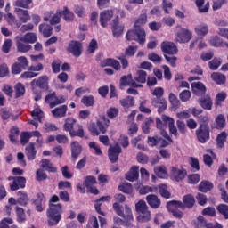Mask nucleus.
<instances>
[{
  "instance_id": "obj_1",
  "label": "nucleus",
  "mask_w": 228,
  "mask_h": 228,
  "mask_svg": "<svg viewBox=\"0 0 228 228\" xmlns=\"http://www.w3.org/2000/svg\"><path fill=\"white\" fill-rule=\"evenodd\" d=\"M148 22V14L146 12L141 13L136 19L134 29H130L126 34L127 41H136L139 45H143L146 43V31L142 26L146 25Z\"/></svg>"
},
{
  "instance_id": "obj_2",
  "label": "nucleus",
  "mask_w": 228,
  "mask_h": 228,
  "mask_svg": "<svg viewBox=\"0 0 228 228\" xmlns=\"http://www.w3.org/2000/svg\"><path fill=\"white\" fill-rule=\"evenodd\" d=\"M60 201V198L57 195L51 197L49 200V208L46 211L47 223L50 227L58 225L62 218V205L53 204Z\"/></svg>"
},
{
  "instance_id": "obj_3",
  "label": "nucleus",
  "mask_w": 228,
  "mask_h": 228,
  "mask_svg": "<svg viewBox=\"0 0 228 228\" xmlns=\"http://www.w3.org/2000/svg\"><path fill=\"white\" fill-rule=\"evenodd\" d=\"M169 128V134H173L175 138H179V132L177 126L175 125L174 118H170V116H166L163 114L160 118H156V127L161 132L165 131L167 128Z\"/></svg>"
},
{
  "instance_id": "obj_4",
  "label": "nucleus",
  "mask_w": 228,
  "mask_h": 228,
  "mask_svg": "<svg viewBox=\"0 0 228 228\" xmlns=\"http://www.w3.org/2000/svg\"><path fill=\"white\" fill-rule=\"evenodd\" d=\"M75 126H77V130L74 129ZM62 128L63 131L69 134L70 137H85V130L83 125H77V119H74V118H66Z\"/></svg>"
},
{
  "instance_id": "obj_5",
  "label": "nucleus",
  "mask_w": 228,
  "mask_h": 228,
  "mask_svg": "<svg viewBox=\"0 0 228 228\" xmlns=\"http://www.w3.org/2000/svg\"><path fill=\"white\" fill-rule=\"evenodd\" d=\"M110 121L105 116H102L96 123H90L88 130L94 136H99L101 134H105L110 127Z\"/></svg>"
},
{
  "instance_id": "obj_6",
  "label": "nucleus",
  "mask_w": 228,
  "mask_h": 228,
  "mask_svg": "<svg viewBox=\"0 0 228 228\" xmlns=\"http://www.w3.org/2000/svg\"><path fill=\"white\" fill-rule=\"evenodd\" d=\"M116 14V17L112 20L111 29L113 36L119 37L124 33L125 29V26L119 25V17L121 19L126 18V12L122 9H117Z\"/></svg>"
},
{
  "instance_id": "obj_7",
  "label": "nucleus",
  "mask_w": 228,
  "mask_h": 228,
  "mask_svg": "<svg viewBox=\"0 0 228 228\" xmlns=\"http://www.w3.org/2000/svg\"><path fill=\"white\" fill-rule=\"evenodd\" d=\"M135 209L140 215L137 216V221L140 223H147L151 219V213L149 211V207L144 200H140L135 204Z\"/></svg>"
},
{
  "instance_id": "obj_8",
  "label": "nucleus",
  "mask_w": 228,
  "mask_h": 228,
  "mask_svg": "<svg viewBox=\"0 0 228 228\" xmlns=\"http://www.w3.org/2000/svg\"><path fill=\"white\" fill-rule=\"evenodd\" d=\"M196 138L198 142L204 144L211 139V128L209 126H199L196 130Z\"/></svg>"
},
{
  "instance_id": "obj_9",
  "label": "nucleus",
  "mask_w": 228,
  "mask_h": 228,
  "mask_svg": "<svg viewBox=\"0 0 228 228\" xmlns=\"http://www.w3.org/2000/svg\"><path fill=\"white\" fill-rule=\"evenodd\" d=\"M130 86L132 88H141L142 87V84H137L135 80L133 78L132 73L129 75H123L119 80V88L124 90L125 87Z\"/></svg>"
},
{
  "instance_id": "obj_10",
  "label": "nucleus",
  "mask_w": 228,
  "mask_h": 228,
  "mask_svg": "<svg viewBox=\"0 0 228 228\" xmlns=\"http://www.w3.org/2000/svg\"><path fill=\"white\" fill-rule=\"evenodd\" d=\"M67 52L78 58L83 53V44L78 40H71L67 46Z\"/></svg>"
},
{
  "instance_id": "obj_11",
  "label": "nucleus",
  "mask_w": 228,
  "mask_h": 228,
  "mask_svg": "<svg viewBox=\"0 0 228 228\" xmlns=\"http://www.w3.org/2000/svg\"><path fill=\"white\" fill-rule=\"evenodd\" d=\"M161 51L168 55H175L178 53L179 49L175 43L171 41H163L161 43Z\"/></svg>"
},
{
  "instance_id": "obj_12",
  "label": "nucleus",
  "mask_w": 228,
  "mask_h": 228,
  "mask_svg": "<svg viewBox=\"0 0 228 228\" xmlns=\"http://www.w3.org/2000/svg\"><path fill=\"white\" fill-rule=\"evenodd\" d=\"M151 105L158 108L159 114L164 113L168 106V102L164 96L159 98H151Z\"/></svg>"
},
{
  "instance_id": "obj_13",
  "label": "nucleus",
  "mask_w": 228,
  "mask_h": 228,
  "mask_svg": "<svg viewBox=\"0 0 228 228\" xmlns=\"http://www.w3.org/2000/svg\"><path fill=\"white\" fill-rule=\"evenodd\" d=\"M176 40L179 43H189L192 39V32L187 28H181L176 33Z\"/></svg>"
},
{
  "instance_id": "obj_14",
  "label": "nucleus",
  "mask_w": 228,
  "mask_h": 228,
  "mask_svg": "<svg viewBox=\"0 0 228 228\" xmlns=\"http://www.w3.org/2000/svg\"><path fill=\"white\" fill-rule=\"evenodd\" d=\"M122 153L121 147L117 144L114 147H110L108 150V157L110 161V163L115 164L119 159V155Z\"/></svg>"
},
{
  "instance_id": "obj_15",
  "label": "nucleus",
  "mask_w": 228,
  "mask_h": 228,
  "mask_svg": "<svg viewBox=\"0 0 228 228\" xmlns=\"http://www.w3.org/2000/svg\"><path fill=\"white\" fill-rule=\"evenodd\" d=\"M114 16V12L113 10L110 9H107V10H103L101 13H100V24L102 28H107L108 26V22H110L111 20V19Z\"/></svg>"
},
{
  "instance_id": "obj_16",
  "label": "nucleus",
  "mask_w": 228,
  "mask_h": 228,
  "mask_svg": "<svg viewBox=\"0 0 228 228\" xmlns=\"http://www.w3.org/2000/svg\"><path fill=\"white\" fill-rule=\"evenodd\" d=\"M27 183V179L22 176H18L13 182L9 183L10 190L12 191H16L20 189H25Z\"/></svg>"
},
{
  "instance_id": "obj_17",
  "label": "nucleus",
  "mask_w": 228,
  "mask_h": 228,
  "mask_svg": "<svg viewBox=\"0 0 228 228\" xmlns=\"http://www.w3.org/2000/svg\"><path fill=\"white\" fill-rule=\"evenodd\" d=\"M100 66L102 68L112 67L116 71L121 69L120 62L114 58H106L100 61Z\"/></svg>"
},
{
  "instance_id": "obj_18",
  "label": "nucleus",
  "mask_w": 228,
  "mask_h": 228,
  "mask_svg": "<svg viewBox=\"0 0 228 228\" xmlns=\"http://www.w3.org/2000/svg\"><path fill=\"white\" fill-rule=\"evenodd\" d=\"M188 172L186 169H179L177 167H173L171 168V177L176 182H181L186 178Z\"/></svg>"
},
{
  "instance_id": "obj_19",
  "label": "nucleus",
  "mask_w": 228,
  "mask_h": 228,
  "mask_svg": "<svg viewBox=\"0 0 228 228\" xmlns=\"http://www.w3.org/2000/svg\"><path fill=\"white\" fill-rule=\"evenodd\" d=\"M35 84L41 90H48L49 77H47V75H43V77H39V78H37V80H32V82H30L31 86H34Z\"/></svg>"
},
{
  "instance_id": "obj_20",
  "label": "nucleus",
  "mask_w": 228,
  "mask_h": 228,
  "mask_svg": "<svg viewBox=\"0 0 228 228\" xmlns=\"http://www.w3.org/2000/svg\"><path fill=\"white\" fill-rule=\"evenodd\" d=\"M139 167L133 166L130 170L125 175V179L129 182H135L138 181L140 173H139Z\"/></svg>"
},
{
  "instance_id": "obj_21",
  "label": "nucleus",
  "mask_w": 228,
  "mask_h": 228,
  "mask_svg": "<svg viewBox=\"0 0 228 228\" xmlns=\"http://www.w3.org/2000/svg\"><path fill=\"white\" fill-rule=\"evenodd\" d=\"M191 91L194 94L198 96L206 95V86L202 82H192L191 84Z\"/></svg>"
},
{
  "instance_id": "obj_22",
  "label": "nucleus",
  "mask_w": 228,
  "mask_h": 228,
  "mask_svg": "<svg viewBox=\"0 0 228 228\" xmlns=\"http://www.w3.org/2000/svg\"><path fill=\"white\" fill-rule=\"evenodd\" d=\"M146 201L148 205L153 208V209H158L161 207V200L154 194H150L146 197Z\"/></svg>"
},
{
  "instance_id": "obj_23",
  "label": "nucleus",
  "mask_w": 228,
  "mask_h": 228,
  "mask_svg": "<svg viewBox=\"0 0 228 228\" xmlns=\"http://www.w3.org/2000/svg\"><path fill=\"white\" fill-rule=\"evenodd\" d=\"M161 135L166 139H163L161 137H159L158 146L160 148H167L170 144L174 142L173 139L170 137L169 134L166 132V130H163L161 132Z\"/></svg>"
},
{
  "instance_id": "obj_24",
  "label": "nucleus",
  "mask_w": 228,
  "mask_h": 228,
  "mask_svg": "<svg viewBox=\"0 0 228 228\" xmlns=\"http://www.w3.org/2000/svg\"><path fill=\"white\" fill-rule=\"evenodd\" d=\"M15 12H16L17 16L19 18V20L21 23H27L29 20H31V16L29 14L28 10H25V9H22V8H15Z\"/></svg>"
},
{
  "instance_id": "obj_25",
  "label": "nucleus",
  "mask_w": 228,
  "mask_h": 228,
  "mask_svg": "<svg viewBox=\"0 0 228 228\" xmlns=\"http://www.w3.org/2000/svg\"><path fill=\"white\" fill-rule=\"evenodd\" d=\"M45 202H46V198L45 194L42 192L37 193V199L33 200V204L36 207V210L37 212H43L44 211L43 204Z\"/></svg>"
},
{
  "instance_id": "obj_26",
  "label": "nucleus",
  "mask_w": 228,
  "mask_h": 228,
  "mask_svg": "<svg viewBox=\"0 0 228 228\" xmlns=\"http://www.w3.org/2000/svg\"><path fill=\"white\" fill-rule=\"evenodd\" d=\"M71 150V158L74 159H77L79 156L82 154L83 147L80 145L78 142H73L70 143Z\"/></svg>"
},
{
  "instance_id": "obj_27",
  "label": "nucleus",
  "mask_w": 228,
  "mask_h": 228,
  "mask_svg": "<svg viewBox=\"0 0 228 228\" xmlns=\"http://www.w3.org/2000/svg\"><path fill=\"white\" fill-rule=\"evenodd\" d=\"M68 105H61L52 110L53 117L56 118H62L67 116Z\"/></svg>"
},
{
  "instance_id": "obj_28",
  "label": "nucleus",
  "mask_w": 228,
  "mask_h": 228,
  "mask_svg": "<svg viewBox=\"0 0 228 228\" xmlns=\"http://www.w3.org/2000/svg\"><path fill=\"white\" fill-rule=\"evenodd\" d=\"M38 30L45 38H48L53 35V28L50 24L41 23L38 26Z\"/></svg>"
},
{
  "instance_id": "obj_29",
  "label": "nucleus",
  "mask_w": 228,
  "mask_h": 228,
  "mask_svg": "<svg viewBox=\"0 0 228 228\" xmlns=\"http://www.w3.org/2000/svg\"><path fill=\"white\" fill-rule=\"evenodd\" d=\"M58 14L63 17V20L67 22L73 21L75 19L74 12H70L68 6H64L63 10H58Z\"/></svg>"
},
{
  "instance_id": "obj_30",
  "label": "nucleus",
  "mask_w": 228,
  "mask_h": 228,
  "mask_svg": "<svg viewBox=\"0 0 228 228\" xmlns=\"http://www.w3.org/2000/svg\"><path fill=\"white\" fill-rule=\"evenodd\" d=\"M37 151L36 150L35 143H28V145L25 149V154L27 159L29 161L35 160L37 158Z\"/></svg>"
},
{
  "instance_id": "obj_31",
  "label": "nucleus",
  "mask_w": 228,
  "mask_h": 228,
  "mask_svg": "<svg viewBox=\"0 0 228 228\" xmlns=\"http://www.w3.org/2000/svg\"><path fill=\"white\" fill-rule=\"evenodd\" d=\"M110 200H111L110 196H103V197H101L99 200H96L94 203L95 211L102 216H105V213L102 211V202H109Z\"/></svg>"
},
{
  "instance_id": "obj_32",
  "label": "nucleus",
  "mask_w": 228,
  "mask_h": 228,
  "mask_svg": "<svg viewBox=\"0 0 228 228\" xmlns=\"http://www.w3.org/2000/svg\"><path fill=\"white\" fill-rule=\"evenodd\" d=\"M41 167L45 169V171L55 174L58 172V168L54 167V165L46 159H43L41 160Z\"/></svg>"
},
{
  "instance_id": "obj_33",
  "label": "nucleus",
  "mask_w": 228,
  "mask_h": 228,
  "mask_svg": "<svg viewBox=\"0 0 228 228\" xmlns=\"http://www.w3.org/2000/svg\"><path fill=\"white\" fill-rule=\"evenodd\" d=\"M15 41H16V48L17 51L19 53H28L32 49V45H26L24 44L23 40H20V37H15Z\"/></svg>"
},
{
  "instance_id": "obj_34",
  "label": "nucleus",
  "mask_w": 228,
  "mask_h": 228,
  "mask_svg": "<svg viewBox=\"0 0 228 228\" xmlns=\"http://www.w3.org/2000/svg\"><path fill=\"white\" fill-rule=\"evenodd\" d=\"M200 106L207 110L213 109V102H211V96L201 97L198 100Z\"/></svg>"
},
{
  "instance_id": "obj_35",
  "label": "nucleus",
  "mask_w": 228,
  "mask_h": 228,
  "mask_svg": "<svg viewBox=\"0 0 228 228\" xmlns=\"http://www.w3.org/2000/svg\"><path fill=\"white\" fill-rule=\"evenodd\" d=\"M20 37V41H23L25 44H35L37 40V37L33 32H28L24 36H17Z\"/></svg>"
},
{
  "instance_id": "obj_36",
  "label": "nucleus",
  "mask_w": 228,
  "mask_h": 228,
  "mask_svg": "<svg viewBox=\"0 0 228 228\" xmlns=\"http://www.w3.org/2000/svg\"><path fill=\"white\" fill-rule=\"evenodd\" d=\"M29 199L27 192L18 191L17 192V203L22 207H26L28 204Z\"/></svg>"
},
{
  "instance_id": "obj_37",
  "label": "nucleus",
  "mask_w": 228,
  "mask_h": 228,
  "mask_svg": "<svg viewBox=\"0 0 228 228\" xmlns=\"http://www.w3.org/2000/svg\"><path fill=\"white\" fill-rule=\"evenodd\" d=\"M122 217L126 222V225L130 226L132 221L134 220V216H133L132 209L128 205L125 206V214H124V216Z\"/></svg>"
},
{
  "instance_id": "obj_38",
  "label": "nucleus",
  "mask_w": 228,
  "mask_h": 228,
  "mask_svg": "<svg viewBox=\"0 0 228 228\" xmlns=\"http://www.w3.org/2000/svg\"><path fill=\"white\" fill-rule=\"evenodd\" d=\"M195 3L200 13L209 12V2H207L206 4H204L205 0H196Z\"/></svg>"
},
{
  "instance_id": "obj_39",
  "label": "nucleus",
  "mask_w": 228,
  "mask_h": 228,
  "mask_svg": "<svg viewBox=\"0 0 228 228\" xmlns=\"http://www.w3.org/2000/svg\"><path fill=\"white\" fill-rule=\"evenodd\" d=\"M208 24L206 23H200L195 28V33L199 37H206V35H208Z\"/></svg>"
},
{
  "instance_id": "obj_40",
  "label": "nucleus",
  "mask_w": 228,
  "mask_h": 228,
  "mask_svg": "<svg viewBox=\"0 0 228 228\" xmlns=\"http://www.w3.org/2000/svg\"><path fill=\"white\" fill-rule=\"evenodd\" d=\"M211 78L216 85H225L227 81L225 75H222V73H212Z\"/></svg>"
},
{
  "instance_id": "obj_41",
  "label": "nucleus",
  "mask_w": 228,
  "mask_h": 228,
  "mask_svg": "<svg viewBox=\"0 0 228 228\" xmlns=\"http://www.w3.org/2000/svg\"><path fill=\"white\" fill-rule=\"evenodd\" d=\"M136 76L134 77V81L140 83V84H145L147 81L148 73L147 71H144L143 69H138L136 71Z\"/></svg>"
},
{
  "instance_id": "obj_42",
  "label": "nucleus",
  "mask_w": 228,
  "mask_h": 228,
  "mask_svg": "<svg viewBox=\"0 0 228 228\" xmlns=\"http://www.w3.org/2000/svg\"><path fill=\"white\" fill-rule=\"evenodd\" d=\"M183 202L185 208L191 209L193 206H195V198L191 194L185 195L183 198Z\"/></svg>"
},
{
  "instance_id": "obj_43",
  "label": "nucleus",
  "mask_w": 228,
  "mask_h": 228,
  "mask_svg": "<svg viewBox=\"0 0 228 228\" xmlns=\"http://www.w3.org/2000/svg\"><path fill=\"white\" fill-rule=\"evenodd\" d=\"M119 103L124 108H130L135 105V100L134 96H126V98L119 100Z\"/></svg>"
},
{
  "instance_id": "obj_44",
  "label": "nucleus",
  "mask_w": 228,
  "mask_h": 228,
  "mask_svg": "<svg viewBox=\"0 0 228 228\" xmlns=\"http://www.w3.org/2000/svg\"><path fill=\"white\" fill-rule=\"evenodd\" d=\"M14 91H15V98H20L25 95L26 94V88L23 84L20 82H18V84L14 86Z\"/></svg>"
},
{
  "instance_id": "obj_45",
  "label": "nucleus",
  "mask_w": 228,
  "mask_h": 228,
  "mask_svg": "<svg viewBox=\"0 0 228 228\" xmlns=\"http://www.w3.org/2000/svg\"><path fill=\"white\" fill-rule=\"evenodd\" d=\"M225 141H227V132H221L216 137L217 148L222 149L225 146Z\"/></svg>"
},
{
  "instance_id": "obj_46",
  "label": "nucleus",
  "mask_w": 228,
  "mask_h": 228,
  "mask_svg": "<svg viewBox=\"0 0 228 228\" xmlns=\"http://www.w3.org/2000/svg\"><path fill=\"white\" fill-rule=\"evenodd\" d=\"M158 187H159V193L160 194L161 197L167 200L171 198V193L168 191V187L167 184H159Z\"/></svg>"
},
{
  "instance_id": "obj_47",
  "label": "nucleus",
  "mask_w": 228,
  "mask_h": 228,
  "mask_svg": "<svg viewBox=\"0 0 228 228\" xmlns=\"http://www.w3.org/2000/svg\"><path fill=\"white\" fill-rule=\"evenodd\" d=\"M209 43L213 47H224L225 45V43L218 36L210 37Z\"/></svg>"
},
{
  "instance_id": "obj_48",
  "label": "nucleus",
  "mask_w": 228,
  "mask_h": 228,
  "mask_svg": "<svg viewBox=\"0 0 228 228\" xmlns=\"http://www.w3.org/2000/svg\"><path fill=\"white\" fill-rule=\"evenodd\" d=\"M118 190L125 194H132L134 191V187L129 183H123L118 186Z\"/></svg>"
},
{
  "instance_id": "obj_49",
  "label": "nucleus",
  "mask_w": 228,
  "mask_h": 228,
  "mask_svg": "<svg viewBox=\"0 0 228 228\" xmlns=\"http://www.w3.org/2000/svg\"><path fill=\"white\" fill-rule=\"evenodd\" d=\"M215 122L216 124V128L218 130H222L225 127V116L224 114H218L216 116Z\"/></svg>"
},
{
  "instance_id": "obj_50",
  "label": "nucleus",
  "mask_w": 228,
  "mask_h": 228,
  "mask_svg": "<svg viewBox=\"0 0 228 228\" xmlns=\"http://www.w3.org/2000/svg\"><path fill=\"white\" fill-rule=\"evenodd\" d=\"M212 189H213V183H211L208 181H202L198 187V190L200 192H208V191H211Z\"/></svg>"
},
{
  "instance_id": "obj_51",
  "label": "nucleus",
  "mask_w": 228,
  "mask_h": 228,
  "mask_svg": "<svg viewBox=\"0 0 228 228\" xmlns=\"http://www.w3.org/2000/svg\"><path fill=\"white\" fill-rule=\"evenodd\" d=\"M81 103L86 107H93L95 104L94 96L89 94L88 96H83L81 99Z\"/></svg>"
},
{
  "instance_id": "obj_52",
  "label": "nucleus",
  "mask_w": 228,
  "mask_h": 228,
  "mask_svg": "<svg viewBox=\"0 0 228 228\" xmlns=\"http://www.w3.org/2000/svg\"><path fill=\"white\" fill-rule=\"evenodd\" d=\"M155 175L161 179H165L167 177L168 174L166 167H157L154 168Z\"/></svg>"
},
{
  "instance_id": "obj_53",
  "label": "nucleus",
  "mask_w": 228,
  "mask_h": 228,
  "mask_svg": "<svg viewBox=\"0 0 228 228\" xmlns=\"http://www.w3.org/2000/svg\"><path fill=\"white\" fill-rule=\"evenodd\" d=\"M15 211L17 216V222L18 223L25 222L26 221L25 210L22 208L16 207Z\"/></svg>"
},
{
  "instance_id": "obj_54",
  "label": "nucleus",
  "mask_w": 228,
  "mask_h": 228,
  "mask_svg": "<svg viewBox=\"0 0 228 228\" xmlns=\"http://www.w3.org/2000/svg\"><path fill=\"white\" fill-rule=\"evenodd\" d=\"M138 51V46L137 45H129L128 47L126 48L125 53L123 56L125 57H134Z\"/></svg>"
},
{
  "instance_id": "obj_55",
  "label": "nucleus",
  "mask_w": 228,
  "mask_h": 228,
  "mask_svg": "<svg viewBox=\"0 0 228 228\" xmlns=\"http://www.w3.org/2000/svg\"><path fill=\"white\" fill-rule=\"evenodd\" d=\"M169 102L174 108H179L181 106V102L179 98L175 94V93H170L168 96Z\"/></svg>"
},
{
  "instance_id": "obj_56",
  "label": "nucleus",
  "mask_w": 228,
  "mask_h": 228,
  "mask_svg": "<svg viewBox=\"0 0 228 228\" xmlns=\"http://www.w3.org/2000/svg\"><path fill=\"white\" fill-rule=\"evenodd\" d=\"M199 126L209 127V116L208 114L198 116Z\"/></svg>"
},
{
  "instance_id": "obj_57",
  "label": "nucleus",
  "mask_w": 228,
  "mask_h": 228,
  "mask_svg": "<svg viewBox=\"0 0 228 228\" xmlns=\"http://www.w3.org/2000/svg\"><path fill=\"white\" fill-rule=\"evenodd\" d=\"M95 183H97V180L94 176H86L84 179V185L86 189L93 187Z\"/></svg>"
},
{
  "instance_id": "obj_58",
  "label": "nucleus",
  "mask_w": 228,
  "mask_h": 228,
  "mask_svg": "<svg viewBox=\"0 0 228 228\" xmlns=\"http://www.w3.org/2000/svg\"><path fill=\"white\" fill-rule=\"evenodd\" d=\"M119 114V109H117V107H110L108 109L106 115L110 119H113L117 118Z\"/></svg>"
},
{
  "instance_id": "obj_59",
  "label": "nucleus",
  "mask_w": 228,
  "mask_h": 228,
  "mask_svg": "<svg viewBox=\"0 0 228 228\" xmlns=\"http://www.w3.org/2000/svg\"><path fill=\"white\" fill-rule=\"evenodd\" d=\"M31 4H33V0H16L15 1V6L20 7L23 9H28Z\"/></svg>"
},
{
  "instance_id": "obj_60",
  "label": "nucleus",
  "mask_w": 228,
  "mask_h": 228,
  "mask_svg": "<svg viewBox=\"0 0 228 228\" xmlns=\"http://www.w3.org/2000/svg\"><path fill=\"white\" fill-rule=\"evenodd\" d=\"M170 207H174L175 208H181L183 210H185L186 208L184 202L176 201V200H172L170 202H167V208H169Z\"/></svg>"
},
{
  "instance_id": "obj_61",
  "label": "nucleus",
  "mask_w": 228,
  "mask_h": 228,
  "mask_svg": "<svg viewBox=\"0 0 228 228\" xmlns=\"http://www.w3.org/2000/svg\"><path fill=\"white\" fill-rule=\"evenodd\" d=\"M222 65V61L219 58L215 57L208 62V67L211 70H216Z\"/></svg>"
},
{
  "instance_id": "obj_62",
  "label": "nucleus",
  "mask_w": 228,
  "mask_h": 228,
  "mask_svg": "<svg viewBox=\"0 0 228 228\" xmlns=\"http://www.w3.org/2000/svg\"><path fill=\"white\" fill-rule=\"evenodd\" d=\"M219 214H221L224 219H228V206L225 204H220L216 208Z\"/></svg>"
},
{
  "instance_id": "obj_63",
  "label": "nucleus",
  "mask_w": 228,
  "mask_h": 228,
  "mask_svg": "<svg viewBox=\"0 0 228 228\" xmlns=\"http://www.w3.org/2000/svg\"><path fill=\"white\" fill-rule=\"evenodd\" d=\"M179 98L183 102H187L191 98V93L188 90L182 91L179 94Z\"/></svg>"
},
{
  "instance_id": "obj_64",
  "label": "nucleus",
  "mask_w": 228,
  "mask_h": 228,
  "mask_svg": "<svg viewBox=\"0 0 228 228\" xmlns=\"http://www.w3.org/2000/svg\"><path fill=\"white\" fill-rule=\"evenodd\" d=\"M201 214L203 216H208L211 217H215V216H216V210L213 207H208V208H204L202 210Z\"/></svg>"
}]
</instances>
